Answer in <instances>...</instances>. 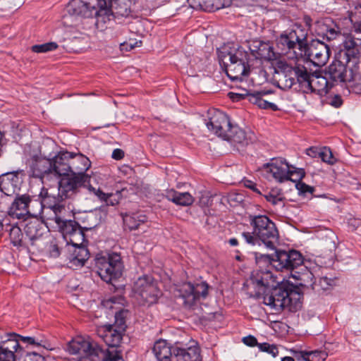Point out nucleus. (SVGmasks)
<instances>
[{"label":"nucleus","instance_id":"b1692460","mask_svg":"<svg viewBox=\"0 0 361 361\" xmlns=\"http://www.w3.org/2000/svg\"><path fill=\"white\" fill-rule=\"evenodd\" d=\"M20 178L17 172H7L0 176V190L7 196H11L20 190Z\"/></svg>","mask_w":361,"mask_h":361},{"label":"nucleus","instance_id":"bf43d9fd","mask_svg":"<svg viewBox=\"0 0 361 361\" xmlns=\"http://www.w3.org/2000/svg\"><path fill=\"white\" fill-rule=\"evenodd\" d=\"M177 194H178V191H176L173 189H171V190H167L166 191V194L164 195V196L166 197V198L168 200L175 203Z\"/></svg>","mask_w":361,"mask_h":361},{"label":"nucleus","instance_id":"a878e982","mask_svg":"<svg viewBox=\"0 0 361 361\" xmlns=\"http://www.w3.org/2000/svg\"><path fill=\"white\" fill-rule=\"evenodd\" d=\"M72 152H61L51 160L52 174L54 176H63L71 173L70 158Z\"/></svg>","mask_w":361,"mask_h":361},{"label":"nucleus","instance_id":"09e8293b","mask_svg":"<svg viewBox=\"0 0 361 361\" xmlns=\"http://www.w3.org/2000/svg\"><path fill=\"white\" fill-rule=\"evenodd\" d=\"M258 348L261 351L268 353L274 357H276L279 354L278 348L275 345H271L268 343H262L258 345Z\"/></svg>","mask_w":361,"mask_h":361},{"label":"nucleus","instance_id":"a19ab883","mask_svg":"<svg viewBox=\"0 0 361 361\" xmlns=\"http://www.w3.org/2000/svg\"><path fill=\"white\" fill-rule=\"evenodd\" d=\"M46 251L51 257H58L61 254V249L58 241L55 238L51 239L46 245Z\"/></svg>","mask_w":361,"mask_h":361},{"label":"nucleus","instance_id":"72a5a7b5","mask_svg":"<svg viewBox=\"0 0 361 361\" xmlns=\"http://www.w3.org/2000/svg\"><path fill=\"white\" fill-rule=\"evenodd\" d=\"M360 54L361 51L359 49V47L348 49L347 50H341L338 58L343 61V62L349 64V67H351L354 69H356L357 71H359V59Z\"/></svg>","mask_w":361,"mask_h":361},{"label":"nucleus","instance_id":"8fccbe9b","mask_svg":"<svg viewBox=\"0 0 361 361\" xmlns=\"http://www.w3.org/2000/svg\"><path fill=\"white\" fill-rule=\"evenodd\" d=\"M316 282L317 283V288L318 289L313 290L318 292L321 290H327L329 288V286L332 285L334 281L331 279H329L324 276L319 278V280Z\"/></svg>","mask_w":361,"mask_h":361},{"label":"nucleus","instance_id":"7c9ffc66","mask_svg":"<svg viewBox=\"0 0 361 361\" xmlns=\"http://www.w3.org/2000/svg\"><path fill=\"white\" fill-rule=\"evenodd\" d=\"M252 55L259 59L271 61L275 59V53L273 47L267 42H256L250 48Z\"/></svg>","mask_w":361,"mask_h":361},{"label":"nucleus","instance_id":"5701e85b","mask_svg":"<svg viewBox=\"0 0 361 361\" xmlns=\"http://www.w3.org/2000/svg\"><path fill=\"white\" fill-rule=\"evenodd\" d=\"M67 11L71 16L77 17L92 18L95 16L97 21L99 10H97L94 6L90 2L82 0H72L68 4Z\"/></svg>","mask_w":361,"mask_h":361},{"label":"nucleus","instance_id":"338daca9","mask_svg":"<svg viewBox=\"0 0 361 361\" xmlns=\"http://www.w3.org/2000/svg\"><path fill=\"white\" fill-rule=\"evenodd\" d=\"M351 30L355 33H361V19L353 23Z\"/></svg>","mask_w":361,"mask_h":361},{"label":"nucleus","instance_id":"79ce46f5","mask_svg":"<svg viewBox=\"0 0 361 361\" xmlns=\"http://www.w3.org/2000/svg\"><path fill=\"white\" fill-rule=\"evenodd\" d=\"M320 158L322 161L330 165H334L337 161V159L333 155L331 149L327 147H322Z\"/></svg>","mask_w":361,"mask_h":361},{"label":"nucleus","instance_id":"a211bd4d","mask_svg":"<svg viewBox=\"0 0 361 361\" xmlns=\"http://www.w3.org/2000/svg\"><path fill=\"white\" fill-rule=\"evenodd\" d=\"M316 35L320 37L322 41L328 42L336 39L341 35L339 26L329 18H322L314 23L313 28Z\"/></svg>","mask_w":361,"mask_h":361},{"label":"nucleus","instance_id":"9d476101","mask_svg":"<svg viewBox=\"0 0 361 361\" xmlns=\"http://www.w3.org/2000/svg\"><path fill=\"white\" fill-rule=\"evenodd\" d=\"M94 262L97 273L104 281L113 283L114 281L121 276L123 266L121 256L117 253L97 255Z\"/></svg>","mask_w":361,"mask_h":361},{"label":"nucleus","instance_id":"052dcab7","mask_svg":"<svg viewBox=\"0 0 361 361\" xmlns=\"http://www.w3.org/2000/svg\"><path fill=\"white\" fill-rule=\"evenodd\" d=\"M244 185L246 188L250 189L257 194L261 195L260 190L257 188V184L252 180H246L244 182Z\"/></svg>","mask_w":361,"mask_h":361},{"label":"nucleus","instance_id":"680f3d73","mask_svg":"<svg viewBox=\"0 0 361 361\" xmlns=\"http://www.w3.org/2000/svg\"><path fill=\"white\" fill-rule=\"evenodd\" d=\"M120 171L122 173H123L126 176H131L134 173L133 168L127 164H123V166H121V167L120 168Z\"/></svg>","mask_w":361,"mask_h":361},{"label":"nucleus","instance_id":"f704fd0d","mask_svg":"<svg viewBox=\"0 0 361 361\" xmlns=\"http://www.w3.org/2000/svg\"><path fill=\"white\" fill-rule=\"evenodd\" d=\"M9 237L11 243L14 246L29 247L26 236L24 237L20 228L18 226H13L9 230Z\"/></svg>","mask_w":361,"mask_h":361},{"label":"nucleus","instance_id":"20e7f679","mask_svg":"<svg viewBox=\"0 0 361 361\" xmlns=\"http://www.w3.org/2000/svg\"><path fill=\"white\" fill-rule=\"evenodd\" d=\"M256 271H290L294 274L304 264V257L295 250H276L272 255L255 253Z\"/></svg>","mask_w":361,"mask_h":361},{"label":"nucleus","instance_id":"1a4fd4ad","mask_svg":"<svg viewBox=\"0 0 361 361\" xmlns=\"http://www.w3.org/2000/svg\"><path fill=\"white\" fill-rule=\"evenodd\" d=\"M131 0H99V7L95 25L102 30L103 25L110 20V17H128L130 11Z\"/></svg>","mask_w":361,"mask_h":361},{"label":"nucleus","instance_id":"e433bc0d","mask_svg":"<svg viewBox=\"0 0 361 361\" xmlns=\"http://www.w3.org/2000/svg\"><path fill=\"white\" fill-rule=\"evenodd\" d=\"M328 347L324 345V350H314L305 352L302 357L305 361H325L328 357Z\"/></svg>","mask_w":361,"mask_h":361},{"label":"nucleus","instance_id":"ddd939ff","mask_svg":"<svg viewBox=\"0 0 361 361\" xmlns=\"http://www.w3.org/2000/svg\"><path fill=\"white\" fill-rule=\"evenodd\" d=\"M161 294L157 283L152 276L145 275L137 280V302L140 305L155 303Z\"/></svg>","mask_w":361,"mask_h":361},{"label":"nucleus","instance_id":"4be33fe9","mask_svg":"<svg viewBox=\"0 0 361 361\" xmlns=\"http://www.w3.org/2000/svg\"><path fill=\"white\" fill-rule=\"evenodd\" d=\"M28 164L32 176L42 181L52 174L51 160L49 159L34 156L29 160Z\"/></svg>","mask_w":361,"mask_h":361},{"label":"nucleus","instance_id":"3c124183","mask_svg":"<svg viewBox=\"0 0 361 361\" xmlns=\"http://www.w3.org/2000/svg\"><path fill=\"white\" fill-rule=\"evenodd\" d=\"M295 186L299 192L304 195L306 194L312 195L314 191V188L313 187L310 186L302 181L297 182Z\"/></svg>","mask_w":361,"mask_h":361},{"label":"nucleus","instance_id":"0eeeda50","mask_svg":"<svg viewBox=\"0 0 361 361\" xmlns=\"http://www.w3.org/2000/svg\"><path fill=\"white\" fill-rule=\"evenodd\" d=\"M274 68L279 88L288 90L293 87L302 90L308 71L305 66L297 63L293 65L286 61L279 60L274 63Z\"/></svg>","mask_w":361,"mask_h":361},{"label":"nucleus","instance_id":"58836bf2","mask_svg":"<svg viewBox=\"0 0 361 361\" xmlns=\"http://www.w3.org/2000/svg\"><path fill=\"white\" fill-rule=\"evenodd\" d=\"M141 1L140 11L142 16L150 15L152 10L161 5V0H140Z\"/></svg>","mask_w":361,"mask_h":361},{"label":"nucleus","instance_id":"f8f14e48","mask_svg":"<svg viewBox=\"0 0 361 361\" xmlns=\"http://www.w3.org/2000/svg\"><path fill=\"white\" fill-rule=\"evenodd\" d=\"M339 58L336 59L328 67L325 75H328L331 82H355L360 75L350 65L343 62Z\"/></svg>","mask_w":361,"mask_h":361},{"label":"nucleus","instance_id":"4468645a","mask_svg":"<svg viewBox=\"0 0 361 361\" xmlns=\"http://www.w3.org/2000/svg\"><path fill=\"white\" fill-rule=\"evenodd\" d=\"M209 285L205 281L195 284L188 282L183 283L179 289V297L183 299L185 308L191 309L196 305L200 298H206L208 295Z\"/></svg>","mask_w":361,"mask_h":361},{"label":"nucleus","instance_id":"6e6552de","mask_svg":"<svg viewBox=\"0 0 361 361\" xmlns=\"http://www.w3.org/2000/svg\"><path fill=\"white\" fill-rule=\"evenodd\" d=\"M91 176L83 173H69L63 176L58 182L59 192L57 197L50 194L47 190L45 197H52L54 204H60V202L67 198H71L78 192L80 188H87L90 190Z\"/></svg>","mask_w":361,"mask_h":361},{"label":"nucleus","instance_id":"e2e57ef3","mask_svg":"<svg viewBox=\"0 0 361 361\" xmlns=\"http://www.w3.org/2000/svg\"><path fill=\"white\" fill-rule=\"evenodd\" d=\"M342 104L343 100L339 95H335L330 102V104L335 108L340 107Z\"/></svg>","mask_w":361,"mask_h":361},{"label":"nucleus","instance_id":"2eb2a0df","mask_svg":"<svg viewBox=\"0 0 361 361\" xmlns=\"http://www.w3.org/2000/svg\"><path fill=\"white\" fill-rule=\"evenodd\" d=\"M36 216L25 219L23 228L29 247H35L37 250H40L44 244L43 235L47 231V227L44 222Z\"/></svg>","mask_w":361,"mask_h":361},{"label":"nucleus","instance_id":"774afa93","mask_svg":"<svg viewBox=\"0 0 361 361\" xmlns=\"http://www.w3.org/2000/svg\"><path fill=\"white\" fill-rule=\"evenodd\" d=\"M304 22L305 23V25L307 26H308L310 28L312 26V19L311 18L310 16H304Z\"/></svg>","mask_w":361,"mask_h":361},{"label":"nucleus","instance_id":"c85d7f7f","mask_svg":"<svg viewBox=\"0 0 361 361\" xmlns=\"http://www.w3.org/2000/svg\"><path fill=\"white\" fill-rule=\"evenodd\" d=\"M152 351L157 361H173V345H169L166 340L157 341L154 344Z\"/></svg>","mask_w":361,"mask_h":361},{"label":"nucleus","instance_id":"c756f323","mask_svg":"<svg viewBox=\"0 0 361 361\" xmlns=\"http://www.w3.org/2000/svg\"><path fill=\"white\" fill-rule=\"evenodd\" d=\"M273 93L271 90L254 91L252 94H248L249 102L257 105L260 109H271L274 111H278V106L271 102L265 99L264 97Z\"/></svg>","mask_w":361,"mask_h":361},{"label":"nucleus","instance_id":"4c0bfd02","mask_svg":"<svg viewBox=\"0 0 361 361\" xmlns=\"http://www.w3.org/2000/svg\"><path fill=\"white\" fill-rule=\"evenodd\" d=\"M266 200L270 202L276 209H282L285 207V197L281 194H277L272 190L264 195Z\"/></svg>","mask_w":361,"mask_h":361},{"label":"nucleus","instance_id":"dca6fc26","mask_svg":"<svg viewBox=\"0 0 361 361\" xmlns=\"http://www.w3.org/2000/svg\"><path fill=\"white\" fill-rule=\"evenodd\" d=\"M205 124L209 131L223 140L228 137L227 133L232 126L230 118L223 111L215 109L207 111Z\"/></svg>","mask_w":361,"mask_h":361},{"label":"nucleus","instance_id":"f257e3e1","mask_svg":"<svg viewBox=\"0 0 361 361\" xmlns=\"http://www.w3.org/2000/svg\"><path fill=\"white\" fill-rule=\"evenodd\" d=\"M128 310L122 309L115 314L114 324H107L97 328V334L106 343L104 349L90 337H76L68 343V351L71 354H80L97 361H124L121 350L123 336L126 330Z\"/></svg>","mask_w":361,"mask_h":361},{"label":"nucleus","instance_id":"13d9d810","mask_svg":"<svg viewBox=\"0 0 361 361\" xmlns=\"http://www.w3.org/2000/svg\"><path fill=\"white\" fill-rule=\"evenodd\" d=\"M357 47H358V45H357V42H355V40L353 38L350 37V38H347L343 42V49L342 50H347L348 49H354V48H357Z\"/></svg>","mask_w":361,"mask_h":361},{"label":"nucleus","instance_id":"9b49d317","mask_svg":"<svg viewBox=\"0 0 361 361\" xmlns=\"http://www.w3.org/2000/svg\"><path fill=\"white\" fill-rule=\"evenodd\" d=\"M34 207L42 209V203L37 200H33L28 195L17 196L11 205L8 214L13 218L18 219H27L37 216V213Z\"/></svg>","mask_w":361,"mask_h":361},{"label":"nucleus","instance_id":"c03bdc74","mask_svg":"<svg viewBox=\"0 0 361 361\" xmlns=\"http://www.w3.org/2000/svg\"><path fill=\"white\" fill-rule=\"evenodd\" d=\"M13 336L19 338L18 341L24 343L35 345V346H44V341L42 338L32 337V336H23L13 334Z\"/></svg>","mask_w":361,"mask_h":361},{"label":"nucleus","instance_id":"5fc2aeb1","mask_svg":"<svg viewBox=\"0 0 361 361\" xmlns=\"http://www.w3.org/2000/svg\"><path fill=\"white\" fill-rule=\"evenodd\" d=\"M322 147H310L306 149V154L312 158H320Z\"/></svg>","mask_w":361,"mask_h":361},{"label":"nucleus","instance_id":"f03ea898","mask_svg":"<svg viewBox=\"0 0 361 361\" xmlns=\"http://www.w3.org/2000/svg\"><path fill=\"white\" fill-rule=\"evenodd\" d=\"M243 288L250 297L262 298L264 305L278 312L285 308L295 311L300 296L292 285L276 281L269 271L254 270Z\"/></svg>","mask_w":361,"mask_h":361},{"label":"nucleus","instance_id":"7ed1b4c3","mask_svg":"<svg viewBox=\"0 0 361 361\" xmlns=\"http://www.w3.org/2000/svg\"><path fill=\"white\" fill-rule=\"evenodd\" d=\"M278 44L283 46V49L293 50L298 56H307L314 66L318 67L324 66L330 56L329 47L321 39H313L309 46L307 32L301 27L281 34Z\"/></svg>","mask_w":361,"mask_h":361},{"label":"nucleus","instance_id":"cd10ccee","mask_svg":"<svg viewBox=\"0 0 361 361\" xmlns=\"http://www.w3.org/2000/svg\"><path fill=\"white\" fill-rule=\"evenodd\" d=\"M20 348L19 341L16 338L0 342V361H16L15 353Z\"/></svg>","mask_w":361,"mask_h":361},{"label":"nucleus","instance_id":"f3484780","mask_svg":"<svg viewBox=\"0 0 361 361\" xmlns=\"http://www.w3.org/2000/svg\"><path fill=\"white\" fill-rule=\"evenodd\" d=\"M306 78L302 88V91L305 93L326 94L334 86V83L331 82L326 75L322 76L307 71Z\"/></svg>","mask_w":361,"mask_h":361},{"label":"nucleus","instance_id":"603ef678","mask_svg":"<svg viewBox=\"0 0 361 361\" xmlns=\"http://www.w3.org/2000/svg\"><path fill=\"white\" fill-rule=\"evenodd\" d=\"M246 92L245 94H240V93H235V92H229L228 96L230 99H231L233 101H240L244 99H247L249 101V97L248 94H252V92L246 90Z\"/></svg>","mask_w":361,"mask_h":361},{"label":"nucleus","instance_id":"37998d69","mask_svg":"<svg viewBox=\"0 0 361 361\" xmlns=\"http://www.w3.org/2000/svg\"><path fill=\"white\" fill-rule=\"evenodd\" d=\"M58 44L55 42H47L42 44H36L32 47V51L35 53H45L57 49Z\"/></svg>","mask_w":361,"mask_h":361},{"label":"nucleus","instance_id":"4d7b16f0","mask_svg":"<svg viewBox=\"0 0 361 361\" xmlns=\"http://www.w3.org/2000/svg\"><path fill=\"white\" fill-rule=\"evenodd\" d=\"M24 361H45L44 357L36 353H27Z\"/></svg>","mask_w":361,"mask_h":361},{"label":"nucleus","instance_id":"bb28decb","mask_svg":"<svg viewBox=\"0 0 361 361\" xmlns=\"http://www.w3.org/2000/svg\"><path fill=\"white\" fill-rule=\"evenodd\" d=\"M71 241L72 245L68 247L69 252H71L69 257L70 264L71 266L82 267L89 258V250L85 246H79L74 243L73 239H71Z\"/></svg>","mask_w":361,"mask_h":361},{"label":"nucleus","instance_id":"69168bd1","mask_svg":"<svg viewBox=\"0 0 361 361\" xmlns=\"http://www.w3.org/2000/svg\"><path fill=\"white\" fill-rule=\"evenodd\" d=\"M134 47H135V44H132V43L129 44L128 42H124V43L121 44V51H130L133 49H134Z\"/></svg>","mask_w":361,"mask_h":361},{"label":"nucleus","instance_id":"6e6d98bb","mask_svg":"<svg viewBox=\"0 0 361 361\" xmlns=\"http://www.w3.org/2000/svg\"><path fill=\"white\" fill-rule=\"evenodd\" d=\"M242 341L246 345L250 347L258 346L259 344L257 338L251 335L244 337Z\"/></svg>","mask_w":361,"mask_h":361},{"label":"nucleus","instance_id":"39448f33","mask_svg":"<svg viewBox=\"0 0 361 361\" xmlns=\"http://www.w3.org/2000/svg\"><path fill=\"white\" fill-rule=\"evenodd\" d=\"M249 222L252 232H243L245 241L252 246L264 244L266 247L276 250L279 235L275 223L266 215H250Z\"/></svg>","mask_w":361,"mask_h":361},{"label":"nucleus","instance_id":"2f4dec72","mask_svg":"<svg viewBox=\"0 0 361 361\" xmlns=\"http://www.w3.org/2000/svg\"><path fill=\"white\" fill-rule=\"evenodd\" d=\"M293 278L299 281V285L302 287L310 288L311 289H318L317 283L314 280V276L310 269L304 264L294 274H292Z\"/></svg>","mask_w":361,"mask_h":361},{"label":"nucleus","instance_id":"473e14b6","mask_svg":"<svg viewBox=\"0 0 361 361\" xmlns=\"http://www.w3.org/2000/svg\"><path fill=\"white\" fill-rule=\"evenodd\" d=\"M71 173H83L87 174L86 171L91 166V161L85 155L82 154H74L72 152L70 158Z\"/></svg>","mask_w":361,"mask_h":361},{"label":"nucleus","instance_id":"aec40b11","mask_svg":"<svg viewBox=\"0 0 361 361\" xmlns=\"http://www.w3.org/2000/svg\"><path fill=\"white\" fill-rule=\"evenodd\" d=\"M51 209L55 214L54 221L63 235H70L75 236L78 235L81 237L82 240H84V233H82L81 226L78 222L72 220H63L60 216H57L58 212H60L61 209H64L63 206L59 204H54V205L51 206Z\"/></svg>","mask_w":361,"mask_h":361},{"label":"nucleus","instance_id":"de8ad7c7","mask_svg":"<svg viewBox=\"0 0 361 361\" xmlns=\"http://www.w3.org/2000/svg\"><path fill=\"white\" fill-rule=\"evenodd\" d=\"M123 222V227L125 230L133 231L135 229V218L134 214H121Z\"/></svg>","mask_w":361,"mask_h":361},{"label":"nucleus","instance_id":"c9c22d12","mask_svg":"<svg viewBox=\"0 0 361 361\" xmlns=\"http://www.w3.org/2000/svg\"><path fill=\"white\" fill-rule=\"evenodd\" d=\"M233 0H204V11L212 12L231 5Z\"/></svg>","mask_w":361,"mask_h":361},{"label":"nucleus","instance_id":"0e129e2a","mask_svg":"<svg viewBox=\"0 0 361 361\" xmlns=\"http://www.w3.org/2000/svg\"><path fill=\"white\" fill-rule=\"evenodd\" d=\"M124 157V152L121 149H116L113 151L111 157L116 160H120Z\"/></svg>","mask_w":361,"mask_h":361},{"label":"nucleus","instance_id":"49530a36","mask_svg":"<svg viewBox=\"0 0 361 361\" xmlns=\"http://www.w3.org/2000/svg\"><path fill=\"white\" fill-rule=\"evenodd\" d=\"M90 191L92 192L95 195H97L100 200L106 202V204L114 205V202L111 200L113 197V194L111 193H104L100 189L96 190L92 186H90Z\"/></svg>","mask_w":361,"mask_h":361},{"label":"nucleus","instance_id":"864d4df0","mask_svg":"<svg viewBox=\"0 0 361 361\" xmlns=\"http://www.w3.org/2000/svg\"><path fill=\"white\" fill-rule=\"evenodd\" d=\"M187 1L193 9L204 11V0H187Z\"/></svg>","mask_w":361,"mask_h":361},{"label":"nucleus","instance_id":"423d86ee","mask_svg":"<svg viewBox=\"0 0 361 361\" xmlns=\"http://www.w3.org/2000/svg\"><path fill=\"white\" fill-rule=\"evenodd\" d=\"M218 58L221 67L232 81H241L249 75V54L243 49H238L233 52L220 51Z\"/></svg>","mask_w":361,"mask_h":361},{"label":"nucleus","instance_id":"6ab92c4d","mask_svg":"<svg viewBox=\"0 0 361 361\" xmlns=\"http://www.w3.org/2000/svg\"><path fill=\"white\" fill-rule=\"evenodd\" d=\"M188 346L180 342L173 344V361H202L201 350L195 341Z\"/></svg>","mask_w":361,"mask_h":361},{"label":"nucleus","instance_id":"393cba45","mask_svg":"<svg viewBox=\"0 0 361 361\" xmlns=\"http://www.w3.org/2000/svg\"><path fill=\"white\" fill-rule=\"evenodd\" d=\"M227 135L228 137H224V140L240 144L243 146L252 143L256 140V136L253 132H245L238 126L232 125Z\"/></svg>","mask_w":361,"mask_h":361},{"label":"nucleus","instance_id":"a18cd8bd","mask_svg":"<svg viewBox=\"0 0 361 361\" xmlns=\"http://www.w3.org/2000/svg\"><path fill=\"white\" fill-rule=\"evenodd\" d=\"M290 175L287 178V180L293 182L300 181L305 176V172L302 169H296L291 166L290 169Z\"/></svg>","mask_w":361,"mask_h":361},{"label":"nucleus","instance_id":"412c9836","mask_svg":"<svg viewBox=\"0 0 361 361\" xmlns=\"http://www.w3.org/2000/svg\"><path fill=\"white\" fill-rule=\"evenodd\" d=\"M290 167L291 166L286 160L282 158L272 159L270 163L264 165L266 171L271 173L272 177L279 183L287 180V178L290 174Z\"/></svg>","mask_w":361,"mask_h":361},{"label":"nucleus","instance_id":"ea45409f","mask_svg":"<svg viewBox=\"0 0 361 361\" xmlns=\"http://www.w3.org/2000/svg\"><path fill=\"white\" fill-rule=\"evenodd\" d=\"M194 201V197L189 192H178L176 202L174 204L180 206L187 207L192 204Z\"/></svg>","mask_w":361,"mask_h":361}]
</instances>
